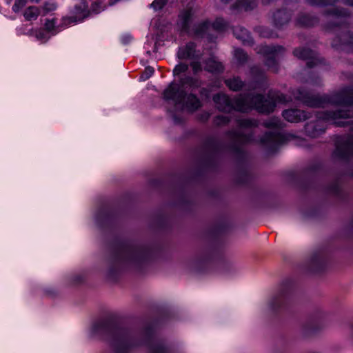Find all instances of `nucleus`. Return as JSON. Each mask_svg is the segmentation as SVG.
<instances>
[{
  "label": "nucleus",
  "instance_id": "1",
  "mask_svg": "<svg viewBox=\"0 0 353 353\" xmlns=\"http://www.w3.org/2000/svg\"><path fill=\"white\" fill-rule=\"evenodd\" d=\"M268 99H265L262 94L252 96L240 94L231 99L228 94L219 92L212 97L216 109L221 112L230 113L232 110L240 112H248L252 109L259 113L270 114L272 112L276 103H285L292 99H288L286 96L279 91L270 90L268 93Z\"/></svg>",
  "mask_w": 353,
  "mask_h": 353
},
{
  "label": "nucleus",
  "instance_id": "2",
  "mask_svg": "<svg viewBox=\"0 0 353 353\" xmlns=\"http://www.w3.org/2000/svg\"><path fill=\"white\" fill-rule=\"evenodd\" d=\"M294 99L311 108L324 107L327 104L339 106H353V90L343 89L332 95L314 94L303 89H297L292 92Z\"/></svg>",
  "mask_w": 353,
  "mask_h": 353
},
{
  "label": "nucleus",
  "instance_id": "3",
  "mask_svg": "<svg viewBox=\"0 0 353 353\" xmlns=\"http://www.w3.org/2000/svg\"><path fill=\"white\" fill-rule=\"evenodd\" d=\"M316 117V120L315 121L308 123L305 126L306 134L312 138L318 137L324 133L327 124H334L339 127L345 126V122L338 121L337 120L353 117V110L318 112Z\"/></svg>",
  "mask_w": 353,
  "mask_h": 353
},
{
  "label": "nucleus",
  "instance_id": "4",
  "mask_svg": "<svg viewBox=\"0 0 353 353\" xmlns=\"http://www.w3.org/2000/svg\"><path fill=\"white\" fill-rule=\"evenodd\" d=\"M328 14L333 17L334 24L329 26L327 29L332 30L339 28L342 30V36L336 38L332 42L333 47L338 48L341 46H349L353 48V34L346 31L348 28L346 17L349 14L345 9H334L328 11Z\"/></svg>",
  "mask_w": 353,
  "mask_h": 353
},
{
  "label": "nucleus",
  "instance_id": "5",
  "mask_svg": "<svg viewBox=\"0 0 353 353\" xmlns=\"http://www.w3.org/2000/svg\"><path fill=\"white\" fill-rule=\"evenodd\" d=\"M285 49L280 46H262L257 50V53L261 54L265 59V65L273 72H276L279 70L276 59L279 55L283 54Z\"/></svg>",
  "mask_w": 353,
  "mask_h": 353
},
{
  "label": "nucleus",
  "instance_id": "6",
  "mask_svg": "<svg viewBox=\"0 0 353 353\" xmlns=\"http://www.w3.org/2000/svg\"><path fill=\"white\" fill-rule=\"evenodd\" d=\"M336 149L334 152L335 157L339 159H347L353 156V136H339L336 140Z\"/></svg>",
  "mask_w": 353,
  "mask_h": 353
},
{
  "label": "nucleus",
  "instance_id": "7",
  "mask_svg": "<svg viewBox=\"0 0 353 353\" xmlns=\"http://www.w3.org/2000/svg\"><path fill=\"white\" fill-rule=\"evenodd\" d=\"M293 54L295 57L303 60H307V65L308 68H312L314 65L321 64L323 60L319 59L316 53L308 48H296Z\"/></svg>",
  "mask_w": 353,
  "mask_h": 353
},
{
  "label": "nucleus",
  "instance_id": "8",
  "mask_svg": "<svg viewBox=\"0 0 353 353\" xmlns=\"http://www.w3.org/2000/svg\"><path fill=\"white\" fill-rule=\"evenodd\" d=\"M163 97L167 100H173L176 104H181L185 100V92H179V86L171 83L163 92Z\"/></svg>",
  "mask_w": 353,
  "mask_h": 353
},
{
  "label": "nucleus",
  "instance_id": "9",
  "mask_svg": "<svg viewBox=\"0 0 353 353\" xmlns=\"http://www.w3.org/2000/svg\"><path fill=\"white\" fill-rule=\"evenodd\" d=\"M285 141V137L281 133L266 132L261 139V143L267 147L275 149Z\"/></svg>",
  "mask_w": 353,
  "mask_h": 353
},
{
  "label": "nucleus",
  "instance_id": "10",
  "mask_svg": "<svg viewBox=\"0 0 353 353\" xmlns=\"http://www.w3.org/2000/svg\"><path fill=\"white\" fill-rule=\"evenodd\" d=\"M196 44L189 42L185 46L179 48L178 57L181 59H200L201 54L196 50Z\"/></svg>",
  "mask_w": 353,
  "mask_h": 353
},
{
  "label": "nucleus",
  "instance_id": "11",
  "mask_svg": "<svg viewBox=\"0 0 353 353\" xmlns=\"http://www.w3.org/2000/svg\"><path fill=\"white\" fill-rule=\"evenodd\" d=\"M282 115L286 121L291 123H298L310 117L307 112L299 109L285 110Z\"/></svg>",
  "mask_w": 353,
  "mask_h": 353
},
{
  "label": "nucleus",
  "instance_id": "12",
  "mask_svg": "<svg viewBox=\"0 0 353 353\" xmlns=\"http://www.w3.org/2000/svg\"><path fill=\"white\" fill-rule=\"evenodd\" d=\"M193 16V10L192 8H187L183 10L179 15V22L181 30L188 32L190 30V22Z\"/></svg>",
  "mask_w": 353,
  "mask_h": 353
},
{
  "label": "nucleus",
  "instance_id": "13",
  "mask_svg": "<svg viewBox=\"0 0 353 353\" xmlns=\"http://www.w3.org/2000/svg\"><path fill=\"white\" fill-rule=\"evenodd\" d=\"M204 70L212 74H219L223 72V64L218 61L214 57H210L204 61Z\"/></svg>",
  "mask_w": 353,
  "mask_h": 353
},
{
  "label": "nucleus",
  "instance_id": "14",
  "mask_svg": "<svg viewBox=\"0 0 353 353\" xmlns=\"http://www.w3.org/2000/svg\"><path fill=\"white\" fill-rule=\"evenodd\" d=\"M88 3L85 0H78V2L75 4L73 13L74 20L75 21H81L85 18L88 13Z\"/></svg>",
  "mask_w": 353,
  "mask_h": 353
},
{
  "label": "nucleus",
  "instance_id": "15",
  "mask_svg": "<svg viewBox=\"0 0 353 353\" xmlns=\"http://www.w3.org/2000/svg\"><path fill=\"white\" fill-rule=\"evenodd\" d=\"M257 5L256 0H237L232 6V10L249 11Z\"/></svg>",
  "mask_w": 353,
  "mask_h": 353
},
{
  "label": "nucleus",
  "instance_id": "16",
  "mask_svg": "<svg viewBox=\"0 0 353 353\" xmlns=\"http://www.w3.org/2000/svg\"><path fill=\"white\" fill-rule=\"evenodd\" d=\"M233 33L236 38L241 40L243 44H252V40L248 31L245 28L240 26L236 27L233 30Z\"/></svg>",
  "mask_w": 353,
  "mask_h": 353
},
{
  "label": "nucleus",
  "instance_id": "17",
  "mask_svg": "<svg viewBox=\"0 0 353 353\" xmlns=\"http://www.w3.org/2000/svg\"><path fill=\"white\" fill-rule=\"evenodd\" d=\"M274 22L277 28L287 23L290 19V14L285 10H279L274 14Z\"/></svg>",
  "mask_w": 353,
  "mask_h": 353
},
{
  "label": "nucleus",
  "instance_id": "18",
  "mask_svg": "<svg viewBox=\"0 0 353 353\" xmlns=\"http://www.w3.org/2000/svg\"><path fill=\"white\" fill-rule=\"evenodd\" d=\"M185 107L189 111L194 112L201 107L202 104L199 99L194 94L185 95Z\"/></svg>",
  "mask_w": 353,
  "mask_h": 353
},
{
  "label": "nucleus",
  "instance_id": "19",
  "mask_svg": "<svg viewBox=\"0 0 353 353\" xmlns=\"http://www.w3.org/2000/svg\"><path fill=\"white\" fill-rule=\"evenodd\" d=\"M225 83L230 90L234 92L241 90L245 85L244 82L239 77L225 79Z\"/></svg>",
  "mask_w": 353,
  "mask_h": 353
},
{
  "label": "nucleus",
  "instance_id": "20",
  "mask_svg": "<svg viewBox=\"0 0 353 353\" xmlns=\"http://www.w3.org/2000/svg\"><path fill=\"white\" fill-rule=\"evenodd\" d=\"M130 345L125 339L117 340L114 343L115 353H130Z\"/></svg>",
  "mask_w": 353,
  "mask_h": 353
},
{
  "label": "nucleus",
  "instance_id": "21",
  "mask_svg": "<svg viewBox=\"0 0 353 353\" xmlns=\"http://www.w3.org/2000/svg\"><path fill=\"white\" fill-rule=\"evenodd\" d=\"M40 14V8L37 6H28L23 12V17L26 21L36 20Z\"/></svg>",
  "mask_w": 353,
  "mask_h": 353
},
{
  "label": "nucleus",
  "instance_id": "22",
  "mask_svg": "<svg viewBox=\"0 0 353 353\" xmlns=\"http://www.w3.org/2000/svg\"><path fill=\"white\" fill-rule=\"evenodd\" d=\"M230 134L232 140L239 144H245L251 142L252 140V136L251 134H244L235 132H230Z\"/></svg>",
  "mask_w": 353,
  "mask_h": 353
},
{
  "label": "nucleus",
  "instance_id": "23",
  "mask_svg": "<svg viewBox=\"0 0 353 353\" xmlns=\"http://www.w3.org/2000/svg\"><path fill=\"white\" fill-rule=\"evenodd\" d=\"M317 22L315 17L309 14H301L297 19V23L302 26H312Z\"/></svg>",
  "mask_w": 353,
  "mask_h": 353
},
{
  "label": "nucleus",
  "instance_id": "24",
  "mask_svg": "<svg viewBox=\"0 0 353 353\" xmlns=\"http://www.w3.org/2000/svg\"><path fill=\"white\" fill-rule=\"evenodd\" d=\"M211 27V23L209 21L206 20L199 24L194 30V34L196 37H203L208 31Z\"/></svg>",
  "mask_w": 353,
  "mask_h": 353
},
{
  "label": "nucleus",
  "instance_id": "25",
  "mask_svg": "<svg viewBox=\"0 0 353 353\" xmlns=\"http://www.w3.org/2000/svg\"><path fill=\"white\" fill-rule=\"evenodd\" d=\"M181 84L195 89L200 87L201 81L196 78L187 77L181 79Z\"/></svg>",
  "mask_w": 353,
  "mask_h": 353
},
{
  "label": "nucleus",
  "instance_id": "26",
  "mask_svg": "<svg viewBox=\"0 0 353 353\" xmlns=\"http://www.w3.org/2000/svg\"><path fill=\"white\" fill-rule=\"evenodd\" d=\"M234 57L239 64H244L248 60V55L244 50L237 48L234 50Z\"/></svg>",
  "mask_w": 353,
  "mask_h": 353
},
{
  "label": "nucleus",
  "instance_id": "27",
  "mask_svg": "<svg viewBox=\"0 0 353 353\" xmlns=\"http://www.w3.org/2000/svg\"><path fill=\"white\" fill-rule=\"evenodd\" d=\"M264 126L267 128L281 129L284 127L283 122L277 118H273L264 123Z\"/></svg>",
  "mask_w": 353,
  "mask_h": 353
},
{
  "label": "nucleus",
  "instance_id": "28",
  "mask_svg": "<svg viewBox=\"0 0 353 353\" xmlns=\"http://www.w3.org/2000/svg\"><path fill=\"white\" fill-rule=\"evenodd\" d=\"M236 123L239 127L244 128H250L257 125L256 121L248 119H237Z\"/></svg>",
  "mask_w": 353,
  "mask_h": 353
},
{
  "label": "nucleus",
  "instance_id": "29",
  "mask_svg": "<svg viewBox=\"0 0 353 353\" xmlns=\"http://www.w3.org/2000/svg\"><path fill=\"white\" fill-rule=\"evenodd\" d=\"M213 30L217 32H222L227 28V23L222 18H217L212 24H211Z\"/></svg>",
  "mask_w": 353,
  "mask_h": 353
},
{
  "label": "nucleus",
  "instance_id": "30",
  "mask_svg": "<svg viewBox=\"0 0 353 353\" xmlns=\"http://www.w3.org/2000/svg\"><path fill=\"white\" fill-rule=\"evenodd\" d=\"M250 72L252 75L255 78L266 80V77L263 70L259 66L252 67L250 69Z\"/></svg>",
  "mask_w": 353,
  "mask_h": 353
},
{
  "label": "nucleus",
  "instance_id": "31",
  "mask_svg": "<svg viewBox=\"0 0 353 353\" xmlns=\"http://www.w3.org/2000/svg\"><path fill=\"white\" fill-rule=\"evenodd\" d=\"M230 119L227 116L219 115L214 119V124L217 126L227 125Z\"/></svg>",
  "mask_w": 353,
  "mask_h": 353
},
{
  "label": "nucleus",
  "instance_id": "32",
  "mask_svg": "<svg viewBox=\"0 0 353 353\" xmlns=\"http://www.w3.org/2000/svg\"><path fill=\"white\" fill-rule=\"evenodd\" d=\"M57 9V4L52 1H46L42 6L43 14L54 11Z\"/></svg>",
  "mask_w": 353,
  "mask_h": 353
},
{
  "label": "nucleus",
  "instance_id": "33",
  "mask_svg": "<svg viewBox=\"0 0 353 353\" xmlns=\"http://www.w3.org/2000/svg\"><path fill=\"white\" fill-rule=\"evenodd\" d=\"M56 23V19H47L44 25V28L47 32H52L55 30Z\"/></svg>",
  "mask_w": 353,
  "mask_h": 353
},
{
  "label": "nucleus",
  "instance_id": "34",
  "mask_svg": "<svg viewBox=\"0 0 353 353\" xmlns=\"http://www.w3.org/2000/svg\"><path fill=\"white\" fill-rule=\"evenodd\" d=\"M154 72V70L151 66H148L140 76V79L143 81L148 79Z\"/></svg>",
  "mask_w": 353,
  "mask_h": 353
},
{
  "label": "nucleus",
  "instance_id": "35",
  "mask_svg": "<svg viewBox=\"0 0 353 353\" xmlns=\"http://www.w3.org/2000/svg\"><path fill=\"white\" fill-rule=\"evenodd\" d=\"M27 0H15L12 10L14 12H19L26 4Z\"/></svg>",
  "mask_w": 353,
  "mask_h": 353
},
{
  "label": "nucleus",
  "instance_id": "36",
  "mask_svg": "<svg viewBox=\"0 0 353 353\" xmlns=\"http://www.w3.org/2000/svg\"><path fill=\"white\" fill-rule=\"evenodd\" d=\"M310 4L312 5H321V6H326V5H331L335 2H336L338 0H307Z\"/></svg>",
  "mask_w": 353,
  "mask_h": 353
},
{
  "label": "nucleus",
  "instance_id": "37",
  "mask_svg": "<svg viewBox=\"0 0 353 353\" xmlns=\"http://www.w3.org/2000/svg\"><path fill=\"white\" fill-rule=\"evenodd\" d=\"M257 32L260 34V35L263 37H274V33L272 31H270L269 30L259 27L257 28Z\"/></svg>",
  "mask_w": 353,
  "mask_h": 353
},
{
  "label": "nucleus",
  "instance_id": "38",
  "mask_svg": "<svg viewBox=\"0 0 353 353\" xmlns=\"http://www.w3.org/2000/svg\"><path fill=\"white\" fill-rule=\"evenodd\" d=\"M188 65L185 63H181L177 65L174 69V74H179L181 73L185 72L188 70Z\"/></svg>",
  "mask_w": 353,
  "mask_h": 353
},
{
  "label": "nucleus",
  "instance_id": "39",
  "mask_svg": "<svg viewBox=\"0 0 353 353\" xmlns=\"http://www.w3.org/2000/svg\"><path fill=\"white\" fill-rule=\"evenodd\" d=\"M167 0H154L152 6L155 10H160L166 4Z\"/></svg>",
  "mask_w": 353,
  "mask_h": 353
},
{
  "label": "nucleus",
  "instance_id": "40",
  "mask_svg": "<svg viewBox=\"0 0 353 353\" xmlns=\"http://www.w3.org/2000/svg\"><path fill=\"white\" fill-rule=\"evenodd\" d=\"M190 66L194 74H197L202 70L201 63L199 61H192Z\"/></svg>",
  "mask_w": 353,
  "mask_h": 353
},
{
  "label": "nucleus",
  "instance_id": "41",
  "mask_svg": "<svg viewBox=\"0 0 353 353\" xmlns=\"http://www.w3.org/2000/svg\"><path fill=\"white\" fill-rule=\"evenodd\" d=\"M165 347L163 345L158 344L152 348V353H164Z\"/></svg>",
  "mask_w": 353,
  "mask_h": 353
},
{
  "label": "nucleus",
  "instance_id": "42",
  "mask_svg": "<svg viewBox=\"0 0 353 353\" xmlns=\"http://www.w3.org/2000/svg\"><path fill=\"white\" fill-rule=\"evenodd\" d=\"M345 3L346 5H348V6H350L353 7V0H346V1H345Z\"/></svg>",
  "mask_w": 353,
  "mask_h": 353
},
{
  "label": "nucleus",
  "instance_id": "43",
  "mask_svg": "<svg viewBox=\"0 0 353 353\" xmlns=\"http://www.w3.org/2000/svg\"><path fill=\"white\" fill-rule=\"evenodd\" d=\"M209 117H210V114L205 113V118H204V119L205 120H208L209 119Z\"/></svg>",
  "mask_w": 353,
  "mask_h": 353
},
{
  "label": "nucleus",
  "instance_id": "44",
  "mask_svg": "<svg viewBox=\"0 0 353 353\" xmlns=\"http://www.w3.org/2000/svg\"><path fill=\"white\" fill-rule=\"evenodd\" d=\"M223 3H228L230 0H221Z\"/></svg>",
  "mask_w": 353,
  "mask_h": 353
},
{
  "label": "nucleus",
  "instance_id": "45",
  "mask_svg": "<svg viewBox=\"0 0 353 353\" xmlns=\"http://www.w3.org/2000/svg\"><path fill=\"white\" fill-rule=\"evenodd\" d=\"M31 1H34V2H36V3H38V2H39V1H40V0H31Z\"/></svg>",
  "mask_w": 353,
  "mask_h": 353
},
{
  "label": "nucleus",
  "instance_id": "46",
  "mask_svg": "<svg viewBox=\"0 0 353 353\" xmlns=\"http://www.w3.org/2000/svg\"><path fill=\"white\" fill-rule=\"evenodd\" d=\"M205 90V88H203L202 90L201 91V94L203 93V91Z\"/></svg>",
  "mask_w": 353,
  "mask_h": 353
}]
</instances>
